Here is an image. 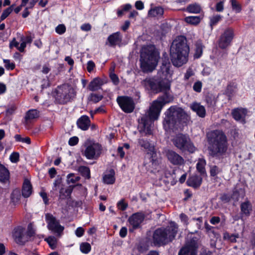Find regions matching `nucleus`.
<instances>
[{
    "mask_svg": "<svg viewBox=\"0 0 255 255\" xmlns=\"http://www.w3.org/2000/svg\"><path fill=\"white\" fill-rule=\"evenodd\" d=\"M145 218V214L141 212L132 214L128 220L129 223V232L133 233L134 231L142 228V223Z\"/></svg>",
    "mask_w": 255,
    "mask_h": 255,
    "instance_id": "f8f14e48",
    "label": "nucleus"
},
{
    "mask_svg": "<svg viewBox=\"0 0 255 255\" xmlns=\"http://www.w3.org/2000/svg\"><path fill=\"white\" fill-rule=\"evenodd\" d=\"M128 206V204L125 202L124 199L120 200L117 203V207L122 211L126 210Z\"/></svg>",
    "mask_w": 255,
    "mask_h": 255,
    "instance_id": "bf43d9fd",
    "label": "nucleus"
},
{
    "mask_svg": "<svg viewBox=\"0 0 255 255\" xmlns=\"http://www.w3.org/2000/svg\"><path fill=\"white\" fill-rule=\"evenodd\" d=\"M162 95L159 96L158 99L154 101L162 108L166 104L172 102L173 101V97L169 93V91H163Z\"/></svg>",
    "mask_w": 255,
    "mask_h": 255,
    "instance_id": "5701e85b",
    "label": "nucleus"
},
{
    "mask_svg": "<svg viewBox=\"0 0 255 255\" xmlns=\"http://www.w3.org/2000/svg\"><path fill=\"white\" fill-rule=\"evenodd\" d=\"M103 98V96L102 95L96 93H91L88 97V100L94 103H97L102 100Z\"/></svg>",
    "mask_w": 255,
    "mask_h": 255,
    "instance_id": "de8ad7c7",
    "label": "nucleus"
},
{
    "mask_svg": "<svg viewBox=\"0 0 255 255\" xmlns=\"http://www.w3.org/2000/svg\"><path fill=\"white\" fill-rule=\"evenodd\" d=\"M138 143L140 146L146 150L147 152L144 157L143 166L145 167L151 166L153 169H156L159 165L161 159L157 156L155 147L149 140L147 139H139Z\"/></svg>",
    "mask_w": 255,
    "mask_h": 255,
    "instance_id": "6e6552de",
    "label": "nucleus"
},
{
    "mask_svg": "<svg viewBox=\"0 0 255 255\" xmlns=\"http://www.w3.org/2000/svg\"><path fill=\"white\" fill-rule=\"evenodd\" d=\"M21 195L22 194L19 189H15L13 190L10 195L11 201L13 203L18 202L21 199Z\"/></svg>",
    "mask_w": 255,
    "mask_h": 255,
    "instance_id": "79ce46f5",
    "label": "nucleus"
},
{
    "mask_svg": "<svg viewBox=\"0 0 255 255\" xmlns=\"http://www.w3.org/2000/svg\"><path fill=\"white\" fill-rule=\"evenodd\" d=\"M101 144L97 142L88 145L83 154L87 159H93L99 157L102 153Z\"/></svg>",
    "mask_w": 255,
    "mask_h": 255,
    "instance_id": "2eb2a0df",
    "label": "nucleus"
},
{
    "mask_svg": "<svg viewBox=\"0 0 255 255\" xmlns=\"http://www.w3.org/2000/svg\"><path fill=\"white\" fill-rule=\"evenodd\" d=\"M79 176H75L73 173H70L67 176V182L68 184L75 183L80 180Z\"/></svg>",
    "mask_w": 255,
    "mask_h": 255,
    "instance_id": "864d4df0",
    "label": "nucleus"
},
{
    "mask_svg": "<svg viewBox=\"0 0 255 255\" xmlns=\"http://www.w3.org/2000/svg\"><path fill=\"white\" fill-rule=\"evenodd\" d=\"M246 195L245 188L240 184H237L232 190V200L238 202L240 198H244Z\"/></svg>",
    "mask_w": 255,
    "mask_h": 255,
    "instance_id": "412c9836",
    "label": "nucleus"
},
{
    "mask_svg": "<svg viewBox=\"0 0 255 255\" xmlns=\"http://www.w3.org/2000/svg\"><path fill=\"white\" fill-rule=\"evenodd\" d=\"M85 230L82 227H78L75 231V234L78 237H81L84 234Z\"/></svg>",
    "mask_w": 255,
    "mask_h": 255,
    "instance_id": "774afa93",
    "label": "nucleus"
},
{
    "mask_svg": "<svg viewBox=\"0 0 255 255\" xmlns=\"http://www.w3.org/2000/svg\"><path fill=\"white\" fill-rule=\"evenodd\" d=\"M45 221L47 224V228L52 232L60 234L63 232L64 228L62 226L59 221L50 213L45 214Z\"/></svg>",
    "mask_w": 255,
    "mask_h": 255,
    "instance_id": "dca6fc26",
    "label": "nucleus"
},
{
    "mask_svg": "<svg viewBox=\"0 0 255 255\" xmlns=\"http://www.w3.org/2000/svg\"><path fill=\"white\" fill-rule=\"evenodd\" d=\"M189 13H199L201 10L200 5L196 3L189 4L186 9Z\"/></svg>",
    "mask_w": 255,
    "mask_h": 255,
    "instance_id": "4c0bfd02",
    "label": "nucleus"
},
{
    "mask_svg": "<svg viewBox=\"0 0 255 255\" xmlns=\"http://www.w3.org/2000/svg\"><path fill=\"white\" fill-rule=\"evenodd\" d=\"M222 172V169L220 168L217 165H213L211 167L210 169V174L211 177H214L215 179L218 178L217 175Z\"/></svg>",
    "mask_w": 255,
    "mask_h": 255,
    "instance_id": "a18cd8bd",
    "label": "nucleus"
},
{
    "mask_svg": "<svg viewBox=\"0 0 255 255\" xmlns=\"http://www.w3.org/2000/svg\"><path fill=\"white\" fill-rule=\"evenodd\" d=\"M166 156L168 160L174 165H181L184 163V159L175 151L169 150L166 153Z\"/></svg>",
    "mask_w": 255,
    "mask_h": 255,
    "instance_id": "aec40b11",
    "label": "nucleus"
},
{
    "mask_svg": "<svg viewBox=\"0 0 255 255\" xmlns=\"http://www.w3.org/2000/svg\"><path fill=\"white\" fill-rule=\"evenodd\" d=\"M122 40L123 36L119 31L110 34L107 38V41L111 47H115L117 45L121 46Z\"/></svg>",
    "mask_w": 255,
    "mask_h": 255,
    "instance_id": "4be33fe9",
    "label": "nucleus"
},
{
    "mask_svg": "<svg viewBox=\"0 0 255 255\" xmlns=\"http://www.w3.org/2000/svg\"><path fill=\"white\" fill-rule=\"evenodd\" d=\"M35 234V231L32 228L31 224H29L27 227V230L25 232V236L27 237V242L29 241L30 238L34 237Z\"/></svg>",
    "mask_w": 255,
    "mask_h": 255,
    "instance_id": "3c124183",
    "label": "nucleus"
},
{
    "mask_svg": "<svg viewBox=\"0 0 255 255\" xmlns=\"http://www.w3.org/2000/svg\"><path fill=\"white\" fill-rule=\"evenodd\" d=\"M14 6H15V4H12V5H10L9 7H8L7 8L5 9L3 11L1 16L0 17V21L4 20L7 16H8V15L13 11V7H14Z\"/></svg>",
    "mask_w": 255,
    "mask_h": 255,
    "instance_id": "c03bdc74",
    "label": "nucleus"
},
{
    "mask_svg": "<svg viewBox=\"0 0 255 255\" xmlns=\"http://www.w3.org/2000/svg\"><path fill=\"white\" fill-rule=\"evenodd\" d=\"M201 18L200 16H189L185 18V21L191 25H196L201 21Z\"/></svg>",
    "mask_w": 255,
    "mask_h": 255,
    "instance_id": "58836bf2",
    "label": "nucleus"
},
{
    "mask_svg": "<svg viewBox=\"0 0 255 255\" xmlns=\"http://www.w3.org/2000/svg\"><path fill=\"white\" fill-rule=\"evenodd\" d=\"M232 8L236 13H239L242 10V6L236 0H230Z\"/></svg>",
    "mask_w": 255,
    "mask_h": 255,
    "instance_id": "8fccbe9b",
    "label": "nucleus"
},
{
    "mask_svg": "<svg viewBox=\"0 0 255 255\" xmlns=\"http://www.w3.org/2000/svg\"><path fill=\"white\" fill-rule=\"evenodd\" d=\"M160 53L154 45L147 46L142 49L140 55V67L144 73L153 71L156 67Z\"/></svg>",
    "mask_w": 255,
    "mask_h": 255,
    "instance_id": "423d86ee",
    "label": "nucleus"
},
{
    "mask_svg": "<svg viewBox=\"0 0 255 255\" xmlns=\"http://www.w3.org/2000/svg\"><path fill=\"white\" fill-rule=\"evenodd\" d=\"M9 159L12 163H17L19 160V154L17 152H13L9 156Z\"/></svg>",
    "mask_w": 255,
    "mask_h": 255,
    "instance_id": "13d9d810",
    "label": "nucleus"
},
{
    "mask_svg": "<svg viewBox=\"0 0 255 255\" xmlns=\"http://www.w3.org/2000/svg\"><path fill=\"white\" fill-rule=\"evenodd\" d=\"M110 78L115 85H117L120 82L119 78L117 74L114 72H111L110 74Z\"/></svg>",
    "mask_w": 255,
    "mask_h": 255,
    "instance_id": "052dcab7",
    "label": "nucleus"
},
{
    "mask_svg": "<svg viewBox=\"0 0 255 255\" xmlns=\"http://www.w3.org/2000/svg\"><path fill=\"white\" fill-rule=\"evenodd\" d=\"M178 231V225L175 222L171 221L166 227L158 228L153 231L152 243L155 247L165 246L175 240Z\"/></svg>",
    "mask_w": 255,
    "mask_h": 255,
    "instance_id": "39448f33",
    "label": "nucleus"
},
{
    "mask_svg": "<svg viewBox=\"0 0 255 255\" xmlns=\"http://www.w3.org/2000/svg\"><path fill=\"white\" fill-rule=\"evenodd\" d=\"M202 86L201 81H197L193 84V90L197 93H200L202 91Z\"/></svg>",
    "mask_w": 255,
    "mask_h": 255,
    "instance_id": "5fc2aeb1",
    "label": "nucleus"
},
{
    "mask_svg": "<svg viewBox=\"0 0 255 255\" xmlns=\"http://www.w3.org/2000/svg\"><path fill=\"white\" fill-rule=\"evenodd\" d=\"M234 36V29L231 27L226 28L219 37L218 40L219 48L225 49L230 46Z\"/></svg>",
    "mask_w": 255,
    "mask_h": 255,
    "instance_id": "4468645a",
    "label": "nucleus"
},
{
    "mask_svg": "<svg viewBox=\"0 0 255 255\" xmlns=\"http://www.w3.org/2000/svg\"><path fill=\"white\" fill-rule=\"evenodd\" d=\"M74 186H69L66 189L61 188L59 191V200H64L71 197Z\"/></svg>",
    "mask_w": 255,
    "mask_h": 255,
    "instance_id": "c756f323",
    "label": "nucleus"
},
{
    "mask_svg": "<svg viewBox=\"0 0 255 255\" xmlns=\"http://www.w3.org/2000/svg\"><path fill=\"white\" fill-rule=\"evenodd\" d=\"M241 215L246 217H249L253 210V205L251 202L248 199L242 202L240 205Z\"/></svg>",
    "mask_w": 255,
    "mask_h": 255,
    "instance_id": "393cba45",
    "label": "nucleus"
},
{
    "mask_svg": "<svg viewBox=\"0 0 255 255\" xmlns=\"http://www.w3.org/2000/svg\"><path fill=\"white\" fill-rule=\"evenodd\" d=\"M202 182V178L197 175L189 177L186 182L188 186L192 187L195 189L199 188Z\"/></svg>",
    "mask_w": 255,
    "mask_h": 255,
    "instance_id": "cd10ccee",
    "label": "nucleus"
},
{
    "mask_svg": "<svg viewBox=\"0 0 255 255\" xmlns=\"http://www.w3.org/2000/svg\"><path fill=\"white\" fill-rule=\"evenodd\" d=\"M171 77L157 76L156 77L146 78L144 82L146 86L154 93L169 91L171 88Z\"/></svg>",
    "mask_w": 255,
    "mask_h": 255,
    "instance_id": "1a4fd4ad",
    "label": "nucleus"
},
{
    "mask_svg": "<svg viewBox=\"0 0 255 255\" xmlns=\"http://www.w3.org/2000/svg\"><path fill=\"white\" fill-rule=\"evenodd\" d=\"M199 248L197 241L192 239L179 250L178 255H197Z\"/></svg>",
    "mask_w": 255,
    "mask_h": 255,
    "instance_id": "f3484780",
    "label": "nucleus"
},
{
    "mask_svg": "<svg viewBox=\"0 0 255 255\" xmlns=\"http://www.w3.org/2000/svg\"><path fill=\"white\" fill-rule=\"evenodd\" d=\"M180 219L182 222H183L186 225H187L189 224L188 220L189 218L188 216L184 213L180 214L179 216Z\"/></svg>",
    "mask_w": 255,
    "mask_h": 255,
    "instance_id": "338daca9",
    "label": "nucleus"
},
{
    "mask_svg": "<svg viewBox=\"0 0 255 255\" xmlns=\"http://www.w3.org/2000/svg\"><path fill=\"white\" fill-rule=\"evenodd\" d=\"M206 136L209 155L217 159L225 157L229 146L225 133L222 130L216 129L207 133Z\"/></svg>",
    "mask_w": 255,
    "mask_h": 255,
    "instance_id": "f257e3e1",
    "label": "nucleus"
},
{
    "mask_svg": "<svg viewBox=\"0 0 255 255\" xmlns=\"http://www.w3.org/2000/svg\"><path fill=\"white\" fill-rule=\"evenodd\" d=\"M223 16L220 14L214 15L209 17V25L212 29L222 19Z\"/></svg>",
    "mask_w": 255,
    "mask_h": 255,
    "instance_id": "c9c22d12",
    "label": "nucleus"
},
{
    "mask_svg": "<svg viewBox=\"0 0 255 255\" xmlns=\"http://www.w3.org/2000/svg\"><path fill=\"white\" fill-rule=\"evenodd\" d=\"M40 196L42 198L43 202L45 205L49 204V199L47 196V193L44 191H41L39 193Z\"/></svg>",
    "mask_w": 255,
    "mask_h": 255,
    "instance_id": "69168bd1",
    "label": "nucleus"
},
{
    "mask_svg": "<svg viewBox=\"0 0 255 255\" xmlns=\"http://www.w3.org/2000/svg\"><path fill=\"white\" fill-rule=\"evenodd\" d=\"M174 145L182 151H188L193 153L195 150V147L191 142L190 138L186 134L180 133L173 138Z\"/></svg>",
    "mask_w": 255,
    "mask_h": 255,
    "instance_id": "9b49d317",
    "label": "nucleus"
},
{
    "mask_svg": "<svg viewBox=\"0 0 255 255\" xmlns=\"http://www.w3.org/2000/svg\"><path fill=\"white\" fill-rule=\"evenodd\" d=\"M117 102L121 110L125 113H131L135 109V103L131 97L119 96L117 98Z\"/></svg>",
    "mask_w": 255,
    "mask_h": 255,
    "instance_id": "ddd939ff",
    "label": "nucleus"
},
{
    "mask_svg": "<svg viewBox=\"0 0 255 255\" xmlns=\"http://www.w3.org/2000/svg\"><path fill=\"white\" fill-rule=\"evenodd\" d=\"M3 62L5 64V67L7 70H12L15 67V63L11 62L9 59H4Z\"/></svg>",
    "mask_w": 255,
    "mask_h": 255,
    "instance_id": "6e6d98bb",
    "label": "nucleus"
},
{
    "mask_svg": "<svg viewBox=\"0 0 255 255\" xmlns=\"http://www.w3.org/2000/svg\"><path fill=\"white\" fill-rule=\"evenodd\" d=\"M52 250H55L57 247V240L54 237H49L45 239Z\"/></svg>",
    "mask_w": 255,
    "mask_h": 255,
    "instance_id": "09e8293b",
    "label": "nucleus"
},
{
    "mask_svg": "<svg viewBox=\"0 0 255 255\" xmlns=\"http://www.w3.org/2000/svg\"><path fill=\"white\" fill-rule=\"evenodd\" d=\"M162 121L163 128L166 131L177 130L187 120V115L184 110L176 106H172L164 114Z\"/></svg>",
    "mask_w": 255,
    "mask_h": 255,
    "instance_id": "20e7f679",
    "label": "nucleus"
},
{
    "mask_svg": "<svg viewBox=\"0 0 255 255\" xmlns=\"http://www.w3.org/2000/svg\"><path fill=\"white\" fill-rule=\"evenodd\" d=\"M66 30V27L63 24H60L58 25L55 28V31L57 33L60 35L64 34Z\"/></svg>",
    "mask_w": 255,
    "mask_h": 255,
    "instance_id": "4d7b16f0",
    "label": "nucleus"
},
{
    "mask_svg": "<svg viewBox=\"0 0 255 255\" xmlns=\"http://www.w3.org/2000/svg\"><path fill=\"white\" fill-rule=\"evenodd\" d=\"M163 108L156 102L153 101L150 108L148 115H144L138 119L139 131L144 132L146 134H151V125L154 120L158 119Z\"/></svg>",
    "mask_w": 255,
    "mask_h": 255,
    "instance_id": "0eeeda50",
    "label": "nucleus"
},
{
    "mask_svg": "<svg viewBox=\"0 0 255 255\" xmlns=\"http://www.w3.org/2000/svg\"><path fill=\"white\" fill-rule=\"evenodd\" d=\"M32 186L30 181L25 179L21 189L22 196L24 198H28L32 194Z\"/></svg>",
    "mask_w": 255,
    "mask_h": 255,
    "instance_id": "bb28decb",
    "label": "nucleus"
},
{
    "mask_svg": "<svg viewBox=\"0 0 255 255\" xmlns=\"http://www.w3.org/2000/svg\"><path fill=\"white\" fill-rule=\"evenodd\" d=\"M203 47L204 46L201 42H199L196 43L195 53L194 55V58L198 59L200 58L203 54Z\"/></svg>",
    "mask_w": 255,
    "mask_h": 255,
    "instance_id": "a19ab883",
    "label": "nucleus"
},
{
    "mask_svg": "<svg viewBox=\"0 0 255 255\" xmlns=\"http://www.w3.org/2000/svg\"><path fill=\"white\" fill-rule=\"evenodd\" d=\"M12 236L15 242L19 245L23 246L27 242L25 229L21 226H16L13 229Z\"/></svg>",
    "mask_w": 255,
    "mask_h": 255,
    "instance_id": "a211bd4d",
    "label": "nucleus"
},
{
    "mask_svg": "<svg viewBox=\"0 0 255 255\" xmlns=\"http://www.w3.org/2000/svg\"><path fill=\"white\" fill-rule=\"evenodd\" d=\"M95 64L92 60H90L87 62V70L89 73H91L95 68Z\"/></svg>",
    "mask_w": 255,
    "mask_h": 255,
    "instance_id": "e2e57ef3",
    "label": "nucleus"
},
{
    "mask_svg": "<svg viewBox=\"0 0 255 255\" xmlns=\"http://www.w3.org/2000/svg\"><path fill=\"white\" fill-rule=\"evenodd\" d=\"M104 83L103 79L101 78H95L90 82L88 85V89L90 91L93 92L97 91L101 88V87L104 85Z\"/></svg>",
    "mask_w": 255,
    "mask_h": 255,
    "instance_id": "c85d7f7f",
    "label": "nucleus"
},
{
    "mask_svg": "<svg viewBox=\"0 0 255 255\" xmlns=\"http://www.w3.org/2000/svg\"><path fill=\"white\" fill-rule=\"evenodd\" d=\"M239 238V235L237 234H230L226 232L224 233L223 239L225 241H228L231 243H234L237 242V238Z\"/></svg>",
    "mask_w": 255,
    "mask_h": 255,
    "instance_id": "37998d69",
    "label": "nucleus"
},
{
    "mask_svg": "<svg viewBox=\"0 0 255 255\" xmlns=\"http://www.w3.org/2000/svg\"><path fill=\"white\" fill-rule=\"evenodd\" d=\"M225 0H223L217 2L215 5V10L217 12H222L224 9Z\"/></svg>",
    "mask_w": 255,
    "mask_h": 255,
    "instance_id": "680f3d73",
    "label": "nucleus"
},
{
    "mask_svg": "<svg viewBox=\"0 0 255 255\" xmlns=\"http://www.w3.org/2000/svg\"><path fill=\"white\" fill-rule=\"evenodd\" d=\"M115 175V170L113 169H111L107 174L103 176L104 183L107 184H113L116 180Z\"/></svg>",
    "mask_w": 255,
    "mask_h": 255,
    "instance_id": "72a5a7b5",
    "label": "nucleus"
},
{
    "mask_svg": "<svg viewBox=\"0 0 255 255\" xmlns=\"http://www.w3.org/2000/svg\"><path fill=\"white\" fill-rule=\"evenodd\" d=\"M247 114L246 109H235L232 112L233 118L237 121H242L245 123V117Z\"/></svg>",
    "mask_w": 255,
    "mask_h": 255,
    "instance_id": "a878e982",
    "label": "nucleus"
},
{
    "mask_svg": "<svg viewBox=\"0 0 255 255\" xmlns=\"http://www.w3.org/2000/svg\"><path fill=\"white\" fill-rule=\"evenodd\" d=\"M192 110L197 114V115L201 117L204 118L206 116V110L205 107L201 105L200 103H194L191 106Z\"/></svg>",
    "mask_w": 255,
    "mask_h": 255,
    "instance_id": "473e14b6",
    "label": "nucleus"
},
{
    "mask_svg": "<svg viewBox=\"0 0 255 255\" xmlns=\"http://www.w3.org/2000/svg\"><path fill=\"white\" fill-rule=\"evenodd\" d=\"M164 12V8L161 6H155L151 8L148 12V14L149 16L158 18L162 17Z\"/></svg>",
    "mask_w": 255,
    "mask_h": 255,
    "instance_id": "2f4dec72",
    "label": "nucleus"
},
{
    "mask_svg": "<svg viewBox=\"0 0 255 255\" xmlns=\"http://www.w3.org/2000/svg\"><path fill=\"white\" fill-rule=\"evenodd\" d=\"M78 171L80 173L81 176L85 179H89L91 178L90 170L88 167L80 166L78 168Z\"/></svg>",
    "mask_w": 255,
    "mask_h": 255,
    "instance_id": "ea45409f",
    "label": "nucleus"
},
{
    "mask_svg": "<svg viewBox=\"0 0 255 255\" xmlns=\"http://www.w3.org/2000/svg\"><path fill=\"white\" fill-rule=\"evenodd\" d=\"M76 96L74 89L65 84L57 86L53 92L54 102L59 105H65L73 100Z\"/></svg>",
    "mask_w": 255,
    "mask_h": 255,
    "instance_id": "9d476101",
    "label": "nucleus"
},
{
    "mask_svg": "<svg viewBox=\"0 0 255 255\" xmlns=\"http://www.w3.org/2000/svg\"><path fill=\"white\" fill-rule=\"evenodd\" d=\"M10 178V173L7 168L3 165L0 163V182L6 183L9 181Z\"/></svg>",
    "mask_w": 255,
    "mask_h": 255,
    "instance_id": "7c9ffc66",
    "label": "nucleus"
},
{
    "mask_svg": "<svg viewBox=\"0 0 255 255\" xmlns=\"http://www.w3.org/2000/svg\"><path fill=\"white\" fill-rule=\"evenodd\" d=\"M79 142V138L77 136H74L70 138L68 141V144L70 146H74L78 144Z\"/></svg>",
    "mask_w": 255,
    "mask_h": 255,
    "instance_id": "0e129e2a",
    "label": "nucleus"
},
{
    "mask_svg": "<svg viewBox=\"0 0 255 255\" xmlns=\"http://www.w3.org/2000/svg\"><path fill=\"white\" fill-rule=\"evenodd\" d=\"M39 112L36 109H30L26 112L25 120L27 122L30 120L35 119L39 117Z\"/></svg>",
    "mask_w": 255,
    "mask_h": 255,
    "instance_id": "f704fd0d",
    "label": "nucleus"
},
{
    "mask_svg": "<svg viewBox=\"0 0 255 255\" xmlns=\"http://www.w3.org/2000/svg\"><path fill=\"white\" fill-rule=\"evenodd\" d=\"M91 121L87 115H83L77 121L76 124L78 128L82 130H87L90 126Z\"/></svg>",
    "mask_w": 255,
    "mask_h": 255,
    "instance_id": "b1692460",
    "label": "nucleus"
},
{
    "mask_svg": "<svg viewBox=\"0 0 255 255\" xmlns=\"http://www.w3.org/2000/svg\"><path fill=\"white\" fill-rule=\"evenodd\" d=\"M206 164V160L203 158L199 159L198 162L196 164L197 170L201 175H203L206 173L205 169Z\"/></svg>",
    "mask_w": 255,
    "mask_h": 255,
    "instance_id": "e433bc0d",
    "label": "nucleus"
},
{
    "mask_svg": "<svg viewBox=\"0 0 255 255\" xmlns=\"http://www.w3.org/2000/svg\"><path fill=\"white\" fill-rule=\"evenodd\" d=\"M189 51L186 37L178 36L173 41L170 48V57L172 64L180 67L186 64L188 61Z\"/></svg>",
    "mask_w": 255,
    "mask_h": 255,
    "instance_id": "f03ea898",
    "label": "nucleus"
},
{
    "mask_svg": "<svg viewBox=\"0 0 255 255\" xmlns=\"http://www.w3.org/2000/svg\"><path fill=\"white\" fill-rule=\"evenodd\" d=\"M219 199L224 203H228L232 199V196L228 193H223L221 195Z\"/></svg>",
    "mask_w": 255,
    "mask_h": 255,
    "instance_id": "603ef678",
    "label": "nucleus"
},
{
    "mask_svg": "<svg viewBox=\"0 0 255 255\" xmlns=\"http://www.w3.org/2000/svg\"><path fill=\"white\" fill-rule=\"evenodd\" d=\"M189 51L186 37L178 36L173 41L170 48V57L172 64L180 67L186 64L188 61Z\"/></svg>",
    "mask_w": 255,
    "mask_h": 255,
    "instance_id": "7ed1b4c3",
    "label": "nucleus"
},
{
    "mask_svg": "<svg viewBox=\"0 0 255 255\" xmlns=\"http://www.w3.org/2000/svg\"><path fill=\"white\" fill-rule=\"evenodd\" d=\"M171 66L168 55L166 52H164L162 55L161 65L157 72V76L171 77L172 74V72L170 69Z\"/></svg>",
    "mask_w": 255,
    "mask_h": 255,
    "instance_id": "6ab92c4d",
    "label": "nucleus"
},
{
    "mask_svg": "<svg viewBox=\"0 0 255 255\" xmlns=\"http://www.w3.org/2000/svg\"><path fill=\"white\" fill-rule=\"evenodd\" d=\"M80 250L82 253L87 254L91 251V246L87 242L82 243L80 245Z\"/></svg>",
    "mask_w": 255,
    "mask_h": 255,
    "instance_id": "49530a36",
    "label": "nucleus"
}]
</instances>
